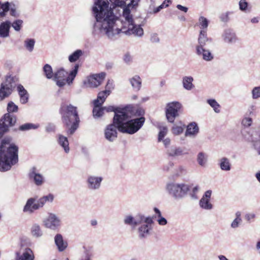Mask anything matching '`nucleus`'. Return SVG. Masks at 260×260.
Instances as JSON below:
<instances>
[{"label": "nucleus", "mask_w": 260, "mask_h": 260, "mask_svg": "<svg viewBox=\"0 0 260 260\" xmlns=\"http://www.w3.org/2000/svg\"><path fill=\"white\" fill-rule=\"evenodd\" d=\"M45 129L48 133L54 132L55 130V126L53 123H48L46 126Z\"/></svg>", "instance_id": "nucleus-56"}, {"label": "nucleus", "mask_w": 260, "mask_h": 260, "mask_svg": "<svg viewBox=\"0 0 260 260\" xmlns=\"http://www.w3.org/2000/svg\"><path fill=\"white\" fill-rule=\"evenodd\" d=\"M23 21L20 19H17L11 22V26L16 32H19L23 27Z\"/></svg>", "instance_id": "nucleus-42"}, {"label": "nucleus", "mask_w": 260, "mask_h": 260, "mask_svg": "<svg viewBox=\"0 0 260 260\" xmlns=\"http://www.w3.org/2000/svg\"><path fill=\"white\" fill-rule=\"evenodd\" d=\"M252 143L254 148L256 150L258 154H260V140L255 141L252 140Z\"/></svg>", "instance_id": "nucleus-53"}, {"label": "nucleus", "mask_w": 260, "mask_h": 260, "mask_svg": "<svg viewBox=\"0 0 260 260\" xmlns=\"http://www.w3.org/2000/svg\"><path fill=\"white\" fill-rule=\"evenodd\" d=\"M17 90L20 96V102L22 104L27 103L29 98V94L27 90L21 84L17 86Z\"/></svg>", "instance_id": "nucleus-24"}, {"label": "nucleus", "mask_w": 260, "mask_h": 260, "mask_svg": "<svg viewBox=\"0 0 260 260\" xmlns=\"http://www.w3.org/2000/svg\"><path fill=\"white\" fill-rule=\"evenodd\" d=\"M35 44V40L34 39H27L24 42V45L27 50L31 52Z\"/></svg>", "instance_id": "nucleus-43"}, {"label": "nucleus", "mask_w": 260, "mask_h": 260, "mask_svg": "<svg viewBox=\"0 0 260 260\" xmlns=\"http://www.w3.org/2000/svg\"><path fill=\"white\" fill-rule=\"evenodd\" d=\"M39 124H35L31 123H25L19 126L18 129L20 131L25 132L30 129H35L39 127Z\"/></svg>", "instance_id": "nucleus-36"}, {"label": "nucleus", "mask_w": 260, "mask_h": 260, "mask_svg": "<svg viewBox=\"0 0 260 260\" xmlns=\"http://www.w3.org/2000/svg\"><path fill=\"white\" fill-rule=\"evenodd\" d=\"M108 95H109V90L107 91H105L104 90L101 91L98 93L97 99L95 100H98L99 104L102 105Z\"/></svg>", "instance_id": "nucleus-45"}, {"label": "nucleus", "mask_w": 260, "mask_h": 260, "mask_svg": "<svg viewBox=\"0 0 260 260\" xmlns=\"http://www.w3.org/2000/svg\"><path fill=\"white\" fill-rule=\"evenodd\" d=\"M17 78L11 76H7L5 81L1 85L0 101L8 97L12 92L15 87Z\"/></svg>", "instance_id": "nucleus-8"}, {"label": "nucleus", "mask_w": 260, "mask_h": 260, "mask_svg": "<svg viewBox=\"0 0 260 260\" xmlns=\"http://www.w3.org/2000/svg\"><path fill=\"white\" fill-rule=\"evenodd\" d=\"M196 53L198 55L202 56V58L207 61H211L214 56L209 50L205 49L204 47H196Z\"/></svg>", "instance_id": "nucleus-23"}, {"label": "nucleus", "mask_w": 260, "mask_h": 260, "mask_svg": "<svg viewBox=\"0 0 260 260\" xmlns=\"http://www.w3.org/2000/svg\"><path fill=\"white\" fill-rule=\"evenodd\" d=\"M103 178L100 176L89 175L87 177L86 184L87 188L90 191H96L101 187Z\"/></svg>", "instance_id": "nucleus-12"}, {"label": "nucleus", "mask_w": 260, "mask_h": 260, "mask_svg": "<svg viewBox=\"0 0 260 260\" xmlns=\"http://www.w3.org/2000/svg\"><path fill=\"white\" fill-rule=\"evenodd\" d=\"M140 0H94L92 24L94 36L105 34L110 39L122 32L141 37L143 29L135 24L129 8L137 6Z\"/></svg>", "instance_id": "nucleus-1"}, {"label": "nucleus", "mask_w": 260, "mask_h": 260, "mask_svg": "<svg viewBox=\"0 0 260 260\" xmlns=\"http://www.w3.org/2000/svg\"><path fill=\"white\" fill-rule=\"evenodd\" d=\"M11 22L6 20L0 23V38H6L10 36Z\"/></svg>", "instance_id": "nucleus-22"}, {"label": "nucleus", "mask_w": 260, "mask_h": 260, "mask_svg": "<svg viewBox=\"0 0 260 260\" xmlns=\"http://www.w3.org/2000/svg\"><path fill=\"white\" fill-rule=\"evenodd\" d=\"M166 190L175 199H180L187 194L189 190V186L184 183H170L167 185Z\"/></svg>", "instance_id": "nucleus-7"}, {"label": "nucleus", "mask_w": 260, "mask_h": 260, "mask_svg": "<svg viewBox=\"0 0 260 260\" xmlns=\"http://www.w3.org/2000/svg\"><path fill=\"white\" fill-rule=\"evenodd\" d=\"M193 79L191 76H185L183 78L182 83L183 87L188 90H191L193 87L192 81Z\"/></svg>", "instance_id": "nucleus-35"}, {"label": "nucleus", "mask_w": 260, "mask_h": 260, "mask_svg": "<svg viewBox=\"0 0 260 260\" xmlns=\"http://www.w3.org/2000/svg\"><path fill=\"white\" fill-rule=\"evenodd\" d=\"M197 161L202 167H205L207 162V155L204 152H199L197 156Z\"/></svg>", "instance_id": "nucleus-40"}, {"label": "nucleus", "mask_w": 260, "mask_h": 260, "mask_svg": "<svg viewBox=\"0 0 260 260\" xmlns=\"http://www.w3.org/2000/svg\"><path fill=\"white\" fill-rule=\"evenodd\" d=\"M221 37L224 42L229 44H234L238 40L235 32L231 29H225Z\"/></svg>", "instance_id": "nucleus-19"}, {"label": "nucleus", "mask_w": 260, "mask_h": 260, "mask_svg": "<svg viewBox=\"0 0 260 260\" xmlns=\"http://www.w3.org/2000/svg\"><path fill=\"white\" fill-rule=\"evenodd\" d=\"M252 122V118L245 117L242 120V123L245 126H249L251 125Z\"/></svg>", "instance_id": "nucleus-54"}, {"label": "nucleus", "mask_w": 260, "mask_h": 260, "mask_svg": "<svg viewBox=\"0 0 260 260\" xmlns=\"http://www.w3.org/2000/svg\"><path fill=\"white\" fill-rule=\"evenodd\" d=\"M144 217L145 216L142 214H139L135 217L131 215H128L124 217L123 222L125 225L130 226L133 230H134L138 225L143 223Z\"/></svg>", "instance_id": "nucleus-14"}, {"label": "nucleus", "mask_w": 260, "mask_h": 260, "mask_svg": "<svg viewBox=\"0 0 260 260\" xmlns=\"http://www.w3.org/2000/svg\"><path fill=\"white\" fill-rule=\"evenodd\" d=\"M106 77V74L102 72L98 74H93L89 76L87 81L84 83L87 87L95 88L99 86L103 82Z\"/></svg>", "instance_id": "nucleus-13"}, {"label": "nucleus", "mask_w": 260, "mask_h": 260, "mask_svg": "<svg viewBox=\"0 0 260 260\" xmlns=\"http://www.w3.org/2000/svg\"><path fill=\"white\" fill-rule=\"evenodd\" d=\"M11 3L9 2L2 3L0 1V18L5 17L10 9Z\"/></svg>", "instance_id": "nucleus-33"}, {"label": "nucleus", "mask_w": 260, "mask_h": 260, "mask_svg": "<svg viewBox=\"0 0 260 260\" xmlns=\"http://www.w3.org/2000/svg\"><path fill=\"white\" fill-rule=\"evenodd\" d=\"M177 8L182 11L186 13L188 11V8L186 7L183 6L181 5H177L176 6Z\"/></svg>", "instance_id": "nucleus-59"}, {"label": "nucleus", "mask_w": 260, "mask_h": 260, "mask_svg": "<svg viewBox=\"0 0 260 260\" xmlns=\"http://www.w3.org/2000/svg\"><path fill=\"white\" fill-rule=\"evenodd\" d=\"M171 0H165L164 1V8L168 7L170 4H171Z\"/></svg>", "instance_id": "nucleus-63"}, {"label": "nucleus", "mask_w": 260, "mask_h": 260, "mask_svg": "<svg viewBox=\"0 0 260 260\" xmlns=\"http://www.w3.org/2000/svg\"><path fill=\"white\" fill-rule=\"evenodd\" d=\"M144 113H145L144 110L141 108H139V109H137L136 111V114L138 116H143V115L144 114Z\"/></svg>", "instance_id": "nucleus-61"}, {"label": "nucleus", "mask_w": 260, "mask_h": 260, "mask_svg": "<svg viewBox=\"0 0 260 260\" xmlns=\"http://www.w3.org/2000/svg\"><path fill=\"white\" fill-rule=\"evenodd\" d=\"M219 165L221 170L228 171L231 169V165L229 159L226 157H222L219 159Z\"/></svg>", "instance_id": "nucleus-34"}, {"label": "nucleus", "mask_w": 260, "mask_h": 260, "mask_svg": "<svg viewBox=\"0 0 260 260\" xmlns=\"http://www.w3.org/2000/svg\"><path fill=\"white\" fill-rule=\"evenodd\" d=\"M57 142L59 145L62 147L64 152L68 153L70 151L69 143L67 137L58 134L57 136Z\"/></svg>", "instance_id": "nucleus-27"}, {"label": "nucleus", "mask_w": 260, "mask_h": 260, "mask_svg": "<svg viewBox=\"0 0 260 260\" xmlns=\"http://www.w3.org/2000/svg\"><path fill=\"white\" fill-rule=\"evenodd\" d=\"M207 103L213 108L214 112L219 113L220 112V106L214 99H209Z\"/></svg>", "instance_id": "nucleus-44"}, {"label": "nucleus", "mask_w": 260, "mask_h": 260, "mask_svg": "<svg viewBox=\"0 0 260 260\" xmlns=\"http://www.w3.org/2000/svg\"><path fill=\"white\" fill-rule=\"evenodd\" d=\"M104 108V111L106 110L107 112H114V116L113 119V121H114V123H117L116 121L115 120V119L116 116H119L121 113H125L127 109L126 108H120V107H115L113 106H109L107 107H103Z\"/></svg>", "instance_id": "nucleus-26"}, {"label": "nucleus", "mask_w": 260, "mask_h": 260, "mask_svg": "<svg viewBox=\"0 0 260 260\" xmlns=\"http://www.w3.org/2000/svg\"><path fill=\"white\" fill-rule=\"evenodd\" d=\"M9 11L10 15L13 17L18 18L20 16V13L14 4H10Z\"/></svg>", "instance_id": "nucleus-47"}, {"label": "nucleus", "mask_w": 260, "mask_h": 260, "mask_svg": "<svg viewBox=\"0 0 260 260\" xmlns=\"http://www.w3.org/2000/svg\"><path fill=\"white\" fill-rule=\"evenodd\" d=\"M239 9L241 11H245L248 7V3L245 0H240L239 2Z\"/></svg>", "instance_id": "nucleus-52"}, {"label": "nucleus", "mask_w": 260, "mask_h": 260, "mask_svg": "<svg viewBox=\"0 0 260 260\" xmlns=\"http://www.w3.org/2000/svg\"><path fill=\"white\" fill-rule=\"evenodd\" d=\"M43 223L46 228L53 231L58 229L61 224L60 218L53 213H48Z\"/></svg>", "instance_id": "nucleus-9"}, {"label": "nucleus", "mask_w": 260, "mask_h": 260, "mask_svg": "<svg viewBox=\"0 0 260 260\" xmlns=\"http://www.w3.org/2000/svg\"><path fill=\"white\" fill-rule=\"evenodd\" d=\"M156 218V216L152 217H144L143 222L145 224L141 225L138 229V233L139 237L140 239L146 238L150 234V231L151 230V225L153 223V220Z\"/></svg>", "instance_id": "nucleus-10"}, {"label": "nucleus", "mask_w": 260, "mask_h": 260, "mask_svg": "<svg viewBox=\"0 0 260 260\" xmlns=\"http://www.w3.org/2000/svg\"><path fill=\"white\" fill-rule=\"evenodd\" d=\"M18 110V106L13 102H10L8 104L7 111L3 117L0 119V138L8 132L9 127L14 125L16 122V118L10 113L16 112Z\"/></svg>", "instance_id": "nucleus-5"}, {"label": "nucleus", "mask_w": 260, "mask_h": 260, "mask_svg": "<svg viewBox=\"0 0 260 260\" xmlns=\"http://www.w3.org/2000/svg\"><path fill=\"white\" fill-rule=\"evenodd\" d=\"M83 51L80 49H78L74 51L69 56V60L70 62H74L83 55Z\"/></svg>", "instance_id": "nucleus-37"}, {"label": "nucleus", "mask_w": 260, "mask_h": 260, "mask_svg": "<svg viewBox=\"0 0 260 260\" xmlns=\"http://www.w3.org/2000/svg\"><path fill=\"white\" fill-rule=\"evenodd\" d=\"M154 211L157 214L159 218L157 220L160 225H162V217L161 216V212L157 208H154Z\"/></svg>", "instance_id": "nucleus-57"}, {"label": "nucleus", "mask_w": 260, "mask_h": 260, "mask_svg": "<svg viewBox=\"0 0 260 260\" xmlns=\"http://www.w3.org/2000/svg\"><path fill=\"white\" fill-rule=\"evenodd\" d=\"M11 138H5L0 145V171H7L18 161V147L11 144Z\"/></svg>", "instance_id": "nucleus-2"}, {"label": "nucleus", "mask_w": 260, "mask_h": 260, "mask_svg": "<svg viewBox=\"0 0 260 260\" xmlns=\"http://www.w3.org/2000/svg\"><path fill=\"white\" fill-rule=\"evenodd\" d=\"M212 191L210 190L206 191L200 201V207L205 210H210L213 208L212 204L210 202Z\"/></svg>", "instance_id": "nucleus-18"}, {"label": "nucleus", "mask_w": 260, "mask_h": 260, "mask_svg": "<svg viewBox=\"0 0 260 260\" xmlns=\"http://www.w3.org/2000/svg\"><path fill=\"white\" fill-rule=\"evenodd\" d=\"M93 254L92 252L86 249L84 252V254L82 256L80 260H91Z\"/></svg>", "instance_id": "nucleus-50"}, {"label": "nucleus", "mask_w": 260, "mask_h": 260, "mask_svg": "<svg viewBox=\"0 0 260 260\" xmlns=\"http://www.w3.org/2000/svg\"><path fill=\"white\" fill-rule=\"evenodd\" d=\"M30 233L31 235L36 238H40L43 235V232L38 223L32 224L30 229Z\"/></svg>", "instance_id": "nucleus-31"}, {"label": "nucleus", "mask_w": 260, "mask_h": 260, "mask_svg": "<svg viewBox=\"0 0 260 260\" xmlns=\"http://www.w3.org/2000/svg\"><path fill=\"white\" fill-rule=\"evenodd\" d=\"M159 128V132L158 133V141L160 142L162 140V129L161 128L160 126H157Z\"/></svg>", "instance_id": "nucleus-60"}, {"label": "nucleus", "mask_w": 260, "mask_h": 260, "mask_svg": "<svg viewBox=\"0 0 260 260\" xmlns=\"http://www.w3.org/2000/svg\"><path fill=\"white\" fill-rule=\"evenodd\" d=\"M233 13V12L228 11L220 14L219 18L223 22H228L230 20L229 16Z\"/></svg>", "instance_id": "nucleus-48"}, {"label": "nucleus", "mask_w": 260, "mask_h": 260, "mask_svg": "<svg viewBox=\"0 0 260 260\" xmlns=\"http://www.w3.org/2000/svg\"><path fill=\"white\" fill-rule=\"evenodd\" d=\"M79 67V64H76L69 73L63 68H61L54 73L53 79L59 87H63L66 84L70 85L72 83L77 74Z\"/></svg>", "instance_id": "nucleus-6"}, {"label": "nucleus", "mask_w": 260, "mask_h": 260, "mask_svg": "<svg viewBox=\"0 0 260 260\" xmlns=\"http://www.w3.org/2000/svg\"><path fill=\"white\" fill-rule=\"evenodd\" d=\"M54 242L59 251H63L68 246L67 242L64 240L62 236L60 234L55 236Z\"/></svg>", "instance_id": "nucleus-25"}, {"label": "nucleus", "mask_w": 260, "mask_h": 260, "mask_svg": "<svg viewBox=\"0 0 260 260\" xmlns=\"http://www.w3.org/2000/svg\"><path fill=\"white\" fill-rule=\"evenodd\" d=\"M199 132V128L197 123L195 122L189 123L186 126L185 133L186 137H195Z\"/></svg>", "instance_id": "nucleus-21"}, {"label": "nucleus", "mask_w": 260, "mask_h": 260, "mask_svg": "<svg viewBox=\"0 0 260 260\" xmlns=\"http://www.w3.org/2000/svg\"><path fill=\"white\" fill-rule=\"evenodd\" d=\"M170 142H171V140L169 138H167V139L164 140V144L166 146V147L167 148H168L167 146L169 145H170Z\"/></svg>", "instance_id": "nucleus-62"}, {"label": "nucleus", "mask_w": 260, "mask_h": 260, "mask_svg": "<svg viewBox=\"0 0 260 260\" xmlns=\"http://www.w3.org/2000/svg\"><path fill=\"white\" fill-rule=\"evenodd\" d=\"M106 89L104 90L105 91H107L109 90V95L110 94L111 91L114 88V84L113 80H108L107 81V84L106 85Z\"/></svg>", "instance_id": "nucleus-51"}, {"label": "nucleus", "mask_w": 260, "mask_h": 260, "mask_svg": "<svg viewBox=\"0 0 260 260\" xmlns=\"http://www.w3.org/2000/svg\"><path fill=\"white\" fill-rule=\"evenodd\" d=\"M41 208L38 200H37L35 198H30L27 200L23 207V211L24 213L32 214L35 211L38 210Z\"/></svg>", "instance_id": "nucleus-16"}, {"label": "nucleus", "mask_w": 260, "mask_h": 260, "mask_svg": "<svg viewBox=\"0 0 260 260\" xmlns=\"http://www.w3.org/2000/svg\"><path fill=\"white\" fill-rule=\"evenodd\" d=\"M43 72L47 79H53L54 76V74L53 73L52 68L50 65L48 64H46L43 67Z\"/></svg>", "instance_id": "nucleus-39"}, {"label": "nucleus", "mask_w": 260, "mask_h": 260, "mask_svg": "<svg viewBox=\"0 0 260 260\" xmlns=\"http://www.w3.org/2000/svg\"><path fill=\"white\" fill-rule=\"evenodd\" d=\"M161 9H162V4H161L157 8L154 9V10H153L154 13H156L158 12Z\"/></svg>", "instance_id": "nucleus-64"}, {"label": "nucleus", "mask_w": 260, "mask_h": 260, "mask_svg": "<svg viewBox=\"0 0 260 260\" xmlns=\"http://www.w3.org/2000/svg\"><path fill=\"white\" fill-rule=\"evenodd\" d=\"M241 222L242 219L235 218L231 223V227L233 229L237 228Z\"/></svg>", "instance_id": "nucleus-55"}, {"label": "nucleus", "mask_w": 260, "mask_h": 260, "mask_svg": "<svg viewBox=\"0 0 260 260\" xmlns=\"http://www.w3.org/2000/svg\"><path fill=\"white\" fill-rule=\"evenodd\" d=\"M179 123V125L176 124H174L172 127V132L175 135H179L181 134L184 131L185 125L183 124L181 122H180Z\"/></svg>", "instance_id": "nucleus-41"}, {"label": "nucleus", "mask_w": 260, "mask_h": 260, "mask_svg": "<svg viewBox=\"0 0 260 260\" xmlns=\"http://www.w3.org/2000/svg\"><path fill=\"white\" fill-rule=\"evenodd\" d=\"M19 260H34L32 251L29 248H26L23 253L18 256Z\"/></svg>", "instance_id": "nucleus-32"}, {"label": "nucleus", "mask_w": 260, "mask_h": 260, "mask_svg": "<svg viewBox=\"0 0 260 260\" xmlns=\"http://www.w3.org/2000/svg\"><path fill=\"white\" fill-rule=\"evenodd\" d=\"M181 105L178 102H173L168 104L166 111V116L168 121L173 122L175 118L178 116V111Z\"/></svg>", "instance_id": "nucleus-11"}, {"label": "nucleus", "mask_w": 260, "mask_h": 260, "mask_svg": "<svg viewBox=\"0 0 260 260\" xmlns=\"http://www.w3.org/2000/svg\"><path fill=\"white\" fill-rule=\"evenodd\" d=\"M53 200L54 196L51 193H49L48 195L44 196L40 198L39 199H38V201L41 206V207L42 208L46 203H51L53 202Z\"/></svg>", "instance_id": "nucleus-38"}, {"label": "nucleus", "mask_w": 260, "mask_h": 260, "mask_svg": "<svg viewBox=\"0 0 260 260\" xmlns=\"http://www.w3.org/2000/svg\"><path fill=\"white\" fill-rule=\"evenodd\" d=\"M121 113L116 117L115 120L117 122L118 130L122 133L134 134L140 129L145 121L143 116L130 119L127 110L125 113Z\"/></svg>", "instance_id": "nucleus-3"}, {"label": "nucleus", "mask_w": 260, "mask_h": 260, "mask_svg": "<svg viewBox=\"0 0 260 260\" xmlns=\"http://www.w3.org/2000/svg\"><path fill=\"white\" fill-rule=\"evenodd\" d=\"M199 23L202 30H206L209 24L208 19L203 16H200L199 19Z\"/></svg>", "instance_id": "nucleus-46"}, {"label": "nucleus", "mask_w": 260, "mask_h": 260, "mask_svg": "<svg viewBox=\"0 0 260 260\" xmlns=\"http://www.w3.org/2000/svg\"><path fill=\"white\" fill-rule=\"evenodd\" d=\"M133 89L136 91L140 90L142 86V79L138 75H135L129 79Z\"/></svg>", "instance_id": "nucleus-30"}, {"label": "nucleus", "mask_w": 260, "mask_h": 260, "mask_svg": "<svg viewBox=\"0 0 260 260\" xmlns=\"http://www.w3.org/2000/svg\"><path fill=\"white\" fill-rule=\"evenodd\" d=\"M209 40L211 41V39H209L207 36V32L206 30H201L200 32L198 43L196 47L203 48L206 44V43Z\"/></svg>", "instance_id": "nucleus-29"}, {"label": "nucleus", "mask_w": 260, "mask_h": 260, "mask_svg": "<svg viewBox=\"0 0 260 260\" xmlns=\"http://www.w3.org/2000/svg\"><path fill=\"white\" fill-rule=\"evenodd\" d=\"M252 98L253 99L255 100L260 98V85L259 86L254 87L252 91Z\"/></svg>", "instance_id": "nucleus-49"}, {"label": "nucleus", "mask_w": 260, "mask_h": 260, "mask_svg": "<svg viewBox=\"0 0 260 260\" xmlns=\"http://www.w3.org/2000/svg\"><path fill=\"white\" fill-rule=\"evenodd\" d=\"M28 175L30 180L32 181L37 186H41L45 182L44 176L38 172L35 167H32L29 170Z\"/></svg>", "instance_id": "nucleus-17"}, {"label": "nucleus", "mask_w": 260, "mask_h": 260, "mask_svg": "<svg viewBox=\"0 0 260 260\" xmlns=\"http://www.w3.org/2000/svg\"><path fill=\"white\" fill-rule=\"evenodd\" d=\"M94 107L92 110L93 116L95 118L101 117L104 114V108L101 107V105L99 104L98 100L93 101Z\"/></svg>", "instance_id": "nucleus-28"}, {"label": "nucleus", "mask_w": 260, "mask_h": 260, "mask_svg": "<svg viewBox=\"0 0 260 260\" xmlns=\"http://www.w3.org/2000/svg\"><path fill=\"white\" fill-rule=\"evenodd\" d=\"M150 40L153 43H157L159 41L157 35L156 34H153L151 35Z\"/></svg>", "instance_id": "nucleus-58"}, {"label": "nucleus", "mask_w": 260, "mask_h": 260, "mask_svg": "<svg viewBox=\"0 0 260 260\" xmlns=\"http://www.w3.org/2000/svg\"><path fill=\"white\" fill-rule=\"evenodd\" d=\"M118 125L113 123L108 125L105 129L104 135L105 138L109 142H113L117 138Z\"/></svg>", "instance_id": "nucleus-15"}, {"label": "nucleus", "mask_w": 260, "mask_h": 260, "mask_svg": "<svg viewBox=\"0 0 260 260\" xmlns=\"http://www.w3.org/2000/svg\"><path fill=\"white\" fill-rule=\"evenodd\" d=\"M60 113L62 123L68 128L67 134L72 135L78 128L80 121L77 107L71 104H62Z\"/></svg>", "instance_id": "nucleus-4"}, {"label": "nucleus", "mask_w": 260, "mask_h": 260, "mask_svg": "<svg viewBox=\"0 0 260 260\" xmlns=\"http://www.w3.org/2000/svg\"><path fill=\"white\" fill-rule=\"evenodd\" d=\"M166 153L168 156L176 157L187 154V152L183 148L172 146L167 148Z\"/></svg>", "instance_id": "nucleus-20"}]
</instances>
